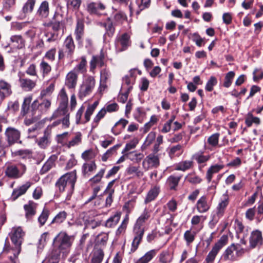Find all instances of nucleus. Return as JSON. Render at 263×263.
<instances>
[{
    "label": "nucleus",
    "mask_w": 263,
    "mask_h": 263,
    "mask_svg": "<svg viewBox=\"0 0 263 263\" xmlns=\"http://www.w3.org/2000/svg\"><path fill=\"white\" fill-rule=\"evenodd\" d=\"M76 180V171L74 170L62 176L57 181L55 186L60 192L67 191L68 194L71 195L73 191Z\"/></svg>",
    "instance_id": "f257e3e1"
},
{
    "label": "nucleus",
    "mask_w": 263,
    "mask_h": 263,
    "mask_svg": "<svg viewBox=\"0 0 263 263\" xmlns=\"http://www.w3.org/2000/svg\"><path fill=\"white\" fill-rule=\"evenodd\" d=\"M26 170V166L23 164L18 165L7 162L4 166L5 176L10 179H17L21 177Z\"/></svg>",
    "instance_id": "f03ea898"
},
{
    "label": "nucleus",
    "mask_w": 263,
    "mask_h": 263,
    "mask_svg": "<svg viewBox=\"0 0 263 263\" xmlns=\"http://www.w3.org/2000/svg\"><path fill=\"white\" fill-rule=\"evenodd\" d=\"M69 113L67 107L59 106L54 111L50 118V120L60 119L62 120V127L63 129L68 128L70 126Z\"/></svg>",
    "instance_id": "7ed1b4c3"
},
{
    "label": "nucleus",
    "mask_w": 263,
    "mask_h": 263,
    "mask_svg": "<svg viewBox=\"0 0 263 263\" xmlns=\"http://www.w3.org/2000/svg\"><path fill=\"white\" fill-rule=\"evenodd\" d=\"M96 84L95 79L93 77H87L81 84L79 93L78 97L81 100L89 95L95 88Z\"/></svg>",
    "instance_id": "20e7f679"
},
{
    "label": "nucleus",
    "mask_w": 263,
    "mask_h": 263,
    "mask_svg": "<svg viewBox=\"0 0 263 263\" xmlns=\"http://www.w3.org/2000/svg\"><path fill=\"white\" fill-rule=\"evenodd\" d=\"M74 236L68 235L65 232H60L53 240L55 247H70L74 241Z\"/></svg>",
    "instance_id": "39448f33"
},
{
    "label": "nucleus",
    "mask_w": 263,
    "mask_h": 263,
    "mask_svg": "<svg viewBox=\"0 0 263 263\" xmlns=\"http://www.w3.org/2000/svg\"><path fill=\"white\" fill-rule=\"evenodd\" d=\"M160 165L159 157L155 154H149L143 160L142 167L145 171L157 168Z\"/></svg>",
    "instance_id": "423d86ee"
},
{
    "label": "nucleus",
    "mask_w": 263,
    "mask_h": 263,
    "mask_svg": "<svg viewBox=\"0 0 263 263\" xmlns=\"http://www.w3.org/2000/svg\"><path fill=\"white\" fill-rule=\"evenodd\" d=\"M25 232L21 227L12 228L10 234V238L14 245L16 247H21L24 240Z\"/></svg>",
    "instance_id": "0eeeda50"
},
{
    "label": "nucleus",
    "mask_w": 263,
    "mask_h": 263,
    "mask_svg": "<svg viewBox=\"0 0 263 263\" xmlns=\"http://www.w3.org/2000/svg\"><path fill=\"white\" fill-rule=\"evenodd\" d=\"M51 101L48 99H43L40 103H39L36 100L33 101L31 105V107L34 110L36 108V109L34 114H32V115L36 114V112H37L38 116L45 114L49 109L51 106Z\"/></svg>",
    "instance_id": "6e6552de"
},
{
    "label": "nucleus",
    "mask_w": 263,
    "mask_h": 263,
    "mask_svg": "<svg viewBox=\"0 0 263 263\" xmlns=\"http://www.w3.org/2000/svg\"><path fill=\"white\" fill-rule=\"evenodd\" d=\"M129 39L130 36L127 33L117 36L115 42L117 51L121 52L126 50L130 45Z\"/></svg>",
    "instance_id": "1a4fd4ad"
},
{
    "label": "nucleus",
    "mask_w": 263,
    "mask_h": 263,
    "mask_svg": "<svg viewBox=\"0 0 263 263\" xmlns=\"http://www.w3.org/2000/svg\"><path fill=\"white\" fill-rule=\"evenodd\" d=\"M80 15H82V13L78 12L77 13V25L74 30L76 39L78 42H81L84 34V18L83 17H80Z\"/></svg>",
    "instance_id": "9d476101"
},
{
    "label": "nucleus",
    "mask_w": 263,
    "mask_h": 263,
    "mask_svg": "<svg viewBox=\"0 0 263 263\" xmlns=\"http://www.w3.org/2000/svg\"><path fill=\"white\" fill-rule=\"evenodd\" d=\"M233 227L237 234V237L238 238H240V243H238V245H245L246 241L245 240V236L247 235V233H245V226L240 221L236 219L234 221Z\"/></svg>",
    "instance_id": "9b49d317"
},
{
    "label": "nucleus",
    "mask_w": 263,
    "mask_h": 263,
    "mask_svg": "<svg viewBox=\"0 0 263 263\" xmlns=\"http://www.w3.org/2000/svg\"><path fill=\"white\" fill-rule=\"evenodd\" d=\"M5 135L7 140L10 145H11L19 140L20 138V132L13 127H8L5 131Z\"/></svg>",
    "instance_id": "f8f14e48"
},
{
    "label": "nucleus",
    "mask_w": 263,
    "mask_h": 263,
    "mask_svg": "<svg viewBox=\"0 0 263 263\" xmlns=\"http://www.w3.org/2000/svg\"><path fill=\"white\" fill-rule=\"evenodd\" d=\"M106 7L101 2H90L87 4L86 10L90 14L99 15Z\"/></svg>",
    "instance_id": "ddd939ff"
},
{
    "label": "nucleus",
    "mask_w": 263,
    "mask_h": 263,
    "mask_svg": "<svg viewBox=\"0 0 263 263\" xmlns=\"http://www.w3.org/2000/svg\"><path fill=\"white\" fill-rule=\"evenodd\" d=\"M105 57L103 52L93 55L90 61V71L94 72L97 66L101 67L104 65Z\"/></svg>",
    "instance_id": "4468645a"
},
{
    "label": "nucleus",
    "mask_w": 263,
    "mask_h": 263,
    "mask_svg": "<svg viewBox=\"0 0 263 263\" xmlns=\"http://www.w3.org/2000/svg\"><path fill=\"white\" fill-rule=\"evenodd\" d=\"M37 205V203L32 200H29L27 204L24 205L25 217L28 220L32 219L35 215Z\"/></svg>",
    "instance_id": "2eb2a0df"
},
{
    "label": "nucleus",
    "mask_w": 263,
    "mask_h": 263,
    "mask_svg": "<svg viewBox=\"0 0 263 263\" xmlns=\"http://www.w3.org/2000/svg\"><path fill=\"white\" fill-rule=\"evenodd\" d=\"M151 212L145 209L142 214L137 219L134 228L136 230H144L142 227L145 222L150 218Z\"/></svg>",
    "instance_id": "dca6fc26"
},
{
    "label": "nucleus",
    "mask_w": 263,
    "mask_h": 263,
    "mask_svg": "<svg viewBox=\"0 0 263 263\" xmlns=\"http://www.w3.org/2000/svg\"><path fill=\"white\" fill-rule=\"evenodd\" d=\"M12 93L11 85L7 82L0 80V98L3 100L5 98L9 97Z\"/></svg>",
    "instance_id": "f3484780"
},
{
    "label": "nucleus",
    "mask_w": 263,
    "mask_h": 263,
    "mask_svg": "<svg viewBox=\"0 0 263 263\" xmlns=\"http://www.w3.org/2000/svg\"><path fill=\"white\" fill-rule=\"evenodd\" d=\"M63 48L67 57L71 58L75 49L74 41L71 35L68 36L65 40Z\"/></svg>",
    "instance_id": "a211bd4d"
},
{
    "label": "nucleus",
    "mask_w": 263,
    "mask_h": 263,
    "mask_svg": "<svg viewBox=\"0 0 263 263\" xmlns=\"http://www.w3.org/2000/svg\"><path fill=\"white\" fill-rule=\"evenodd\" d=\"M78 73L74 71H70L66 77L65 85L69 89L74 88L77 84Z\"/></svg>",
    "instance_id": "6ab92c4d"
},
{
    "label": "nucleus",
    "mask_w": 263,
    "mask_h": 263,
    "mask_svg": "<svg viewBox=\"0 0 263 263\" xmlns=\"http://www.w3.org/2000/svg\"><path fill=\"white\" fill-rule=\"evenodd\" d=\"M32 184L31 182L27 181L19 187L14 189L11 196L13 200H15L20 196L25 194L28 189L31 186Z\"/></svg>",
    "instance_id": "aec40b11"
},
{
    "label": "nucleus",
    "mask_w": 263,
    "mask_h": 263,
    "mask_svg": "<svg viewBox=\"0 0 263 263\" xmlns=\"http://www.w3.org/2000/svg\"><path fill=\"white\" fill-rule=\"evenodd\" d=\"M97 169L95 161L84 163L82 166V172L85 177H89Z\"/></svg>",
    "instance_id": "412c9836"
},
{
    "label": "nucleus",
    "mask_w": 263,
    "mask_h": 263,
    "mask_svg": "<svg viewBox=\"0 0 263 263\" xmlns=\"http://www.w3.org/2000/svg\"><path fill=\"white\" fill-rule=\"evenodd\" d=\"M251 247H256L263 245V240L261 232L258 230L253 231L250 238Z\"/></svg>",
    "instance_id": "4be33fe9"
},
{
    "label": "nucleus",
    "mask_w": 263,
    "mask_h": 263,
    "mask_svg": "<svg viewBox=\"0 0 263 263\" xmlns=\"http://www.w3.org/2000/svg\"><path fill=\"white\" fill-rule=\"evenodd\" d=\"M19 83L21 87L24 90L31 91L36 86V81L27 78H20Z\"/></svg>",
    "instance_id": "5701e85b"
},
{
    "label": "nucleus",
    "mask_w": 263,
    "mask_h": 263,
    "mask_svg": "<svg viewBox=\"0 0 263 263\" xmlns=\"http://www.w3.org/2000/svg\"><path fill=\"white\" fill-rule=\"evenodd\" d=\"M238 248H227L223 254V257L225 259L234 261L237 259L239 255L240 251L238 250Z\"/></svg>",
    "instance_id": "b1692460"
},
{
    "label": "nucleus",
    "mask_w": 263,
    "mask_h": 263,
    "mask_svg": "<svg viewBox=\"0 0 263 263\" xmlns=\"http://www.w3.org/2000/svg\"><path fill=\"white\" fill-rule=\"evenodd\" d=\"M49 14V3L47 1H43L40 5L37 12V15L42 19L47 18Z\"/></svg>",
    "instance_id": "393cba45"
},
{
    "label": "nucleus",
    "mask_w": 263,
    "mask_h": 263,
    "mask_svg": "<svg viewBox=\"0 0 263 263\" xmlns=\"http://www.w3.org/2000/svg\"><path fill=\"white\" fill-rule=\"evenodd\" d=\"M111 73L108 69L104 68L100 71V85L101 90L106 88V83L110 79Z\"/></svg>",
    "instance_id": "a878e982"
},
{
    "label": "nucleus",
    "mask_w": 263,
    "mask_h": 263,
    "mask_svg": "<svg viewBox=\"0 0 263 263\" xmlns=\"http://www.w3.org/2000/svg\"><path fill=\"white\" fill-rule=\"evenodd\" d=\"M128 123V120L122 118L121 119L116 123L114 127L112 128V133L115 135L119 134L121 132L122 130L125 127Z\"/></svg>",
    "instance_id": "bb28decb"
},
{
    "label": "nucleus",
    "mask_w": 263,
    "mask_h": 263,
    "mask_svg": "<svg viewBox=\"0 0 263 263\" xmlns=\"http://www.w3.org/2000/svg\"><path fill=\"white\" fill-rule=\"evenodd\" d=\"M104 257V252L100 248H95L92 252L91 263H101Z\"/></svg>",
    "instance_id": "cd10ccee"
},
{
    "label": "nucleus",
    "mask_w": 263,
    "mask_h": 263,
    "mask_svg": "<svg viewBox=\"0 0 263 263\" xmlns=\"http://www.w3.org/2000/svg\"><path fill=\"white\" fill-rule=\"evenodd\" d=\"M196 207L199 212L204 213L206 212L210 208V205L207 202L205 196L201 197L196 203Z\"/></svg>",
    "instance_id": "c85d7f7f"
},
{
    "label": "nucleus",
    "mask_w": 263,
    "mask_h": 263,
    "mask_svg": "<svg viewBox=\"0 0 263 263\" xmlns=\"http://www.w3.org/2000/svg\"><path fill=\"white\" fill-rule=\"evenodd\" d=\"M12 46L17 49H22L25 47V41L21 35H13L10 38Z\"/></svg>",
    "instance_id": "c756f323"
},
{
    "label": "nucleus",
    "mask_w": 263,
    "mask_h": 263,
    "mask_svg": "<svg viewBox=\"0 0 263 263\" xmlns=\"http://www.w3.org/2000/svg\"><path fill=\"white\" fill-rule=\"evenodd\" d=\"M101 26L104 27L105 29L106 32L105 35H108L111 37L114 35L115 28L109 17L107 18L105 22L101 23Z\"/></svg>",
    "instance_id": "7c9ffc66"
},
{
    "label": "nucleus",
    "mask_w": 263,
    "mask_h": 263,
    "mask_svg": "<svg viewBox=\"0 0 263 263\" xmlns=\"http://www.w3.org/2000/svg\"><path fill=\"white\" fill-rule=\"evenodd\" d=\"M160 192V187L155 186L152 187L147 193L144 200L145 203H148L154 200L158 195Z\"/></svg>",
    "instance_id": "2f4dec72"
},
{
    "label": "nucleus",
    "mask_w": 263,
    "mask_h": 263,
    "mask_svg": "<svg viewBox=\"0 0 263 263\" xmlns=\"http://www.w3.org/2000/svg\"><path fill=\"white\" fill-rule=\"evenodd\" d=\"M50 134L47 130L44 132V136L37 140L38 145L42 148H46L50 143Z\"/></svg>",
    "instance_id": "473e14b6"
},
{
    "label": "nucleus",
    "mask_w": 263,
    "mask_h": 263,
    "mask_svg": "<svg viewBox=\"0 0 263 263\" xmlns=\"http://www.w3.org/2000/svg\"><path fill=\"white\" fill-rule=\"evenodd\" d=\"M126 173L128 175H134L139 178L142 177L144 175L143 172L140 170L139 166L134 165H129L126 169Z\"/></svg>",
    "instance_id": "72a5a7b5"
},
{
    "label": "nucleus",
    "mask_w": 263,
    "mask_h": 263,
    "mask_svg": "<svg viewBox=\"0 0 263 263\" xmlns=\"http://www.w3.org/2000/svg\"><path fill=\"white\" fill-rule=\"evenodd\" d=\"M182 147L180 144L173 146L168 151V156L171 159H173L176 157H179L182 154Z\"/></svg>",
    "instance_id": "f704fd0d"
},
{
    "label": "nucleus",
    "mask_w": 263,
    "mask_h": 263,
    "mask_svg": "<svg viewBox=\"0 0 263 263\" xmlns=\"http://www.w3.org/2000/svg\"><path fill=\"white\" fill-rule=\"evenodd\" d=\"M125 156L127 159L135 162H140L144 157V155L142 153H137L136 151L127 153Z\"/></svg>",
    "instance_id": "c9c22d12"
},
{
    "label": "nucleus",
    "mask_w": 263,
    "mask_h": 263,
    "mask_svg": "<svg viewBox=\"0 0 263 263\" xmlns=\"http://www.w3.org/2000/svg\"><path fill=\"white\" fill-rule=\"evenodd\" d=\"M193 162L192 161L185 160L182 161L177 163L175 166V170L185 171L193 166Z\"/></svg>",
    "instance_id": "e433bc0d"
},
{
    "label": "nucleus",
    "mask_w": 263,
    "mask_h": 263,
    "mask_svg": "<svg viewBox=\"0 0 263 263\" xmlns=\"http://www.w3.org/2000/svg\"><path fill=\"white\" fill-rule=\"evenodd\" d=\"M120 213L117 212L106 220L105 222V226L108 228L115 227L118 223L120 219Z\"/></svg>",
    "instance_id": "4c0bfd02"
},
{
    "label": "nucleus",
    "mask_w": 263,
    "mask_h": 263,
    "mask_svg": "<svg viewBox=\"0 0 263 263\" xmlns=\"http://www.w3.org/2000/svg\"><path fill=\"white\" fill-rule=\"evenodd\" d=\"M32 98L29 96L25 97L24 99L23 103L21 107V115L23 116H26L28 113V111L30 107V104L32 101Z\"/></svg>",
    "instance_id": "58836bf2"
},
{
    "label": "nucleus",
    "mask_w": 263,
    "mask_h": 263,
    "mask_svg": "<svg viewBox=\"0 0 263 263\" xmlns=\"http://www.w3.org/2000/svg\"><path fill=\"white\" fill-rule=\"evenodd\" d=\"M98 104L99 102L97 101L92 104L88 105L85 113V121L84 122H88L89 121L91 116L93 113Z\"/></svg>",
    "instance_id": "ea45409f"
},
{
    "label": "nucleus",
    "mask_w": 263,
    "mask_h": 263,
    "mask_svg": "<svg viewBox=\"0 0 263 263\" xmlns=\"http://www.w3.org/2000/svg\"><path fill=\"white\" fill-rule=\"evenodd\" d=\"M135 237L132 242V247H138L142 240L144 230H136L134 228Z\"/></svg>",
    "instance_id": "a19ab883"
},
{
    "label": "nucleus",
    "mask_w": 263,
    "mask_h": 263,
    "mask_svg": "<svg viewBox=\"0 0 263 263\" xmlns=\"http://www.w3.org/2000/svg\"><path fill=\"white\" fill-rule=\"evenodd\" d=\"M210 157L208 155H206L204 152L199 151L195 153L192 156V159L197 161L198 163H202L206 162L209 159Z\"/></svg>",
    "instance_id": "79ce46f5"
},
{
    "label": "nucleus",
    "mask_w": 263,
    "mask_h": 263,
    "mask_svg": "<svg viewBox=\"0 0 263 263\" xmlns=\"http://www.w3.org/2000/svg\"><path fill=\"white\" fill-rule=\"evenodd\" d=\"M106 114L105 109L102 108L94 117L92 123V128H94L98 126L100 121L105 116Z\"/></svg>",
    "instance_id": "37998d69"
},
{
    "label": "nucleus",
    "mask_w": 263,
    "mask_h": 263,
    "mask_svg": "<svg viewBox=\"0 0 263 263\" xmlns=\"http://www.w3.org/2000/svg\"><path fill=\"white\" fill-rule=\"evenodd\" d=\"M40 68L43 77L48 75L51 71L50 65L46 62L44 59L40 64Z\"/></svg>",
    "instance_id": "c03bdc74"
},
{
    "label": "nucleus",
    "mask_w": 263,
    "mask_h": 263,
    "mask_svg": "<svg viewBox=\"0 0 263 263\" xmlns=\"http://www.w3.org/2000/svg\"><path fill=\"white\" fill-rule=\"evenodd\" d=\"M245 123L247 127H250L253 123L259 125L260 123V120L259 118L254 117L251 113H249L246 117Z\"/></svg>",
    "instance_id": "a18cd8bd"
},
{
    "label": "nucleus",
    "mask_w": 263,
    "mask_h": 263,
    "mask_svg": "<svg viewBox=\"0 0 263 263\" xmlns=\"http://www.w3.org/2000/svg\"><path fill=\"white\" fill-rule=\"evenodd\" d=\"M181 178V176H175L174 175H171L167 178V183L171 190H174L176 188Z\"/></svg>",
    "instance_id": "49530a36"
},
{
    "label": "nucleus",
    "mask_w": 263,
    "mask_h": 263,
    "mask_svg": "<svg viewBox=\"0 0 263 263\" xmlns=\"http://www.w3.org/2000/svg\"><path fill=\"white\" fill-rule=\"evenodd\" d=\"M156 254V250H152L141 257L137 261V263H147L155 256Z\"/></svg>",
    "instance_id": "de8ad7c7"
},
{
    "label": "nucleus",
    "mask_w": 263,
    "mask_h": 263,
    "mask_svg": "<svg viewBox=\"0 0 263 263\" xmlns=\"http://www.w3.org/2000/svg\"><path fill=\"white\" fill-rule=\"evenodd\" d=\"M86 64L87 61L85 57H82L81 58V61L80 63L77 65L72 71L75 72H80L83 73L86 71Z\"/></svg>",
    "instance_id": "09e8293b"
},
{
    "label": "nucleus",
    "mask_w": 263,
    "mask_h": 263,
    "mask_svg": "<svg viewBox=\"0 0 263 263\" xmlns=\"http://www.w3.org/2000/svg\"><path fill=\"white\" fill-rule=\"evenodd\" d=\"M136 3L138 7L136 11V14L138 15L141 11L149 7L151 4V0H136Z\"/></svg>",
    "instance_id": "8fccbe9b"
},
{
    "label": "nucleus",
    "mask_w": 263,
    "mask_h": 263,
    "mask_svg": "<svg viewBox=\"0 0 263 263\" xmlns=\"http://www.w3.org/2000/svg\"><path fill=\"white\" fill-rule=\"evenodd\" d=\"M105 171L106 168L105 167L101 168L96 175L90 179L89 182L91 184L99 183L101 181Z\"/></svg>",
    "instance_id": "3c124183"
},
{
    "label": "nucleus",
    "mask_w": 263,
    "mask_h": 263,
    "mask_svg": "<svg viewBox=\"0 0 263 263\" xmlns=\"http://www.w3.org/2000/svg\"><path fill=\"white\" fill-rule=\"evenodd\" d=\"M108 238V235L105 233H102L99 234L95 239L96 246H105Z\"/></svg>",
    "instance_id": "603ef678"
},
{
    "label": "nucleus",
    "mask_w": 263,
    "mask_h": 263,
    "mask_svg": "<svg viewBox=\"0 0 263 263\" xmlns=\"http://www.w3.org/2000/svg\"><path fill=\"white\" fill-rule=\"evenodd\" d=\"M8 252L10 253H13V256H10L9 258L11 263H19L16 257L21 252V248H7Z\"/></svg>",
    "instance_id": "864d4df0"
},
{
    "label": "nucleus",
    "mask_w": 263,
    "mask_h": 263,
    "mask_svg": "<svg viewBox=\"0 0 263 263\" xmlns=\"http://www.w3.org/2000/svg\"><path fill=\"white\" fill-rule=\"evenodd\" d=\"M60 99V103L59 106L64 107H67L68 104V96L64 88H62L59 93Z\"/></svg>",
    "instance_id": "5fc2aeb1"
},
{
    "label": "nucleus",
    "mask_w": 263,
    "mask_h": 263,
    "mask_svg": "<svg viewBox=\"0 0 263 263\" xmlns=\"http://www.w3.org/2000/svg\"><path fill=\"white\" fill-rule=\"evenodd\" d=\"M228 203V199L226 196L221 201L217 208V215L218 217L221 216L224 212V209Z\"/></svg>",
    "instance_id": "6e6d98bb"
},
{
    "label": "nucleus",
    "mask_w": 263,
    "mask_h": 263,
    "mask_svg": "<svg viewBox=\"0 0 263 263\" xmlns=\"http://www.w3.org/2000/svg\"><path fill=\"white\" fill-rule=\"evenodd\" d=\"M156 138V133L154 132H150L147 136L144 143L142 145V148L146 149L154 141Z\"/></svg>",
    "instance_id": "4d7b16f0"
},
{
    "label": "nucleus",
    "mask_w": 263,
    "mask_h": 263,
    "mask_svg": "<svg viewBox=\"0 0 263 263\" xmlns=\"http://www.w3.org/2000/svg\"><path fill=\"white\" fill-rule=\"evenodd\" d=\"M120 146V144H117L108 149L106 153L103 155L102 157V160L104 162L106 161L109 157H110L113 154L116 152L117 150L119 148Z\"/></svg>",
    "instance_id": "13d9d810"
},
{
    "label": "nucleus",
    "mask_w": 263,
    "mask_h": 263,
    "mask_svg": "<svg viewBox=\"0 0 263 263\" xmlns=\"http://www.w3.org/2000/svg\"><path fill=\"white\" fill-rule=\"evenodd\" d=\"M97 155L96 153L92 149L84 151L82 154V158L85 161H88L94 159Z\"/></svg>",
    "instance_id": "bf43d9fd"
},
{
    "label": "nucleus",
    "mask_w": 263,
    "mask_h": 263,
    "mask_svg": "<svg viewBox=\"0 0 263 263\" xmlns=\"http://www.w3.org/2000/svg\"><path fill=\"white\" fill-rule=\"evenodd\" d=\"M35 0H27L23 7V11L24 13L31 12L33 9Z\"/></svg>",
    "instance_id": "052dcab7"
},
{
    "label": "nucleus",
    "mask_w": 263,
    "mask_h": 263,
    "mask_svg": "<svg viewBox=\"0 0 263 263\" xmlns=\"http://www.w3.org/2000/svg\"><path fill=\"white\" fill-rule=\"evenodd\" d=\"M234 76L235 72L232 71H230L226 74L224 78V82L223 83V86L225 87L228 88L231 86Z\"/></svg>",
    "instance_id": "680f3d73"
},
{
    "label": "nucleus",
    "mask_w": 263,
    "mask_h": 263,
    "mask_svg": "<svg viewBox=\"0 0 263 263\" xmlns=\"http://www.w3.org/2000/svg\"><path fill=\"white\" fill-rule=\"evenodd\" d=\"M82 141V134L80 132H78L76 134V136L71 140H70L68 143V147H70L78 145Z\"/></svg>",
    "instance_id": "e2e57ef3"
},
{
    "label": "nucleus",
    "mask_w": 263,
    "mask_h": 263,
    "mask_svg": "<svg viewBox=\"0 0 263 263\" xmlns=\"http://www.w3.org/2000/svg\"><path fill=\"white\" fill-rule=\"evenodd\" d=\"M172 259V255L168 252H163L160 256V261L161 263H170Z\"/></svg>",
    "instance_id": "0e129e2a"
},
{
    "label": "nucleus",
    "mask_w": 263,
    "mask_h": 263,
    "mask_svg": "<svg viewBox=\"0 0 263 263\" xmlns=\"http://www.w3.org/2000/svg\"><path fill=\"white\" fill-rule=\"evenodd\" d=\"M66 217L67 213L65 211L61 212L55 216L51 223H61L65 220Z\"/></svg>",
    "instance_id": "69168bd1"
},
{
    "label": "nucleus",
    "mask_w": 263,
    "mask_h": 263,
    "mask_svg": "<svg viewBox=\"0 0 263 263\" xmlns=\"http://www.w3.org/2000/svg\"><path fill=\"white\" fill-rule=\"evenodd\" d=\"M13 154L14 156H19L22 158H27L30 157L31 153L28 149H20L15 151Z\"/></svg>",
    "instance_id": "338daca9"
},
{
    "label": "nucleus",
    "mask_w": 263,
    "mask_h": 263,
    "mask_svg": "<svg viewBox=\"0 0 263 263\" xmlns=\"http://www.w3.org/2000/svg\"><path fill=\"white\" fill-rule=\"evenodd\" d=\"M49 213L48 210L44 209L43 210L42 213L38 218V221L41 226H43L46 222L49 216Z\"/></svg>",
    "instance_id": "774afa93"
}]
</instances>
